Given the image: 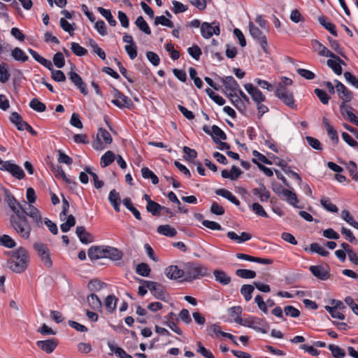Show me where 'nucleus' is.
<instances>
[{"label": "nucleus", "instance_id": "4c0bfd02", "mask_svg": "<svg viewBox=\"0 0 358 358\" xmlns=\"http://www.w3.org/2000/svg\"><path fill=\"white\" fill-rule=\"evenodd\" d=\"M87 301L94 310H99L101 308V301L95 294H91L87 298Z\"/></svg>", "mask_w": 358, "mask_h": 358}, {"label": "nucleus", "instance_id": "de8ad7c7", "mask_svg": "<svg viewBox=\"0 0 358 358\" xmlns=\"http://www.w3.org/2000/svg\"><path fill=\"white\" fill-rule=\"evenodd\" d=\"M236 275L244 279H252L256 277V273L254 271L239 268L236 271Z\"/></svg>", "mask_w": 358, "mask_h": 358}, {"label": "nucleus", "instance_id": "f3484780", "mask_svg": "<svg viewBox=\"0 0 358 358\" xmlns=\"http://www.w3.org/2000/svg\"><path fill=\"white\" fill-rule=\"evenodd\" d=\"M275 192L279 196H282L289 204L294 207H297L298 199L295 193L282 187H280Z\"/></svg>", "mask_w": 358, "mask_h": 358}, {"label": "nucleus", "instance_id": "603ef678", "mask_svg": "<svg viewBox=\"0 0 358 358\" xmlns=\"http://www.w3.org/2000/svg\"><path fill=\"white\" fill-rule=\"evenodd\" d=\"M0 245L8 248H13L15 246V242L10 236L3 234L0 236Z\"/></svg>", "mask_w": 358, "mask_h": 358}, {"label": "nucleus", "instance_id": "4be33fe9", "mask_svg": "<svg viewBox=\"0 0 358 358\" xmlns=\"http://www.w3.org/2000/svg\"><path fill=\"white\" fill-rule=\"evenodd\" d=\"M166 276L171 280H178L185 275L183 269H180L176 265H171L165 268Z\"/></svg>", "mask_w": 358, "mask_h": 358}, {"label": "nucleus", "instance_id": "dca6fc26", "mask_svg": "<svg viewBox=\"0 0 358 358\" xmlns=\"http://www.w3.org/2000/svg\"><path fill=\"white\" fill-rule=\"evenodd\" d=\"M221 80L224 87L225 94L228 96H232L233 94H236L240 87L236 80L232 76H226L221 78Z\"/></svg>", "mask_w": 358, "mask_h": 358}, {"label": "nucleus", "instance_id": "e433bc0d", "mask_svg": "<svg viewBox=\"0 0 358 358\" xmlns=\"http://www.w3.org/2000/svg\"><path fill=\"white\" fill-rule=\"evenodd\" d=\"M108 346L111 352V354H115L119 358H124L127 352L125 350L118 347L115 342L108 341Z\"/></svg>", "mask_w": 358, "mask_h": 358}, {"label": "nucleus", "instance_id": "a878e982", "mask_svg": "<svg viewBox=\"0 0 358 358\" xmlns=\"http://www.w3.org/2000/svg\"><path fill=\"white\" fill-rule=\"evenodd\" d=\"M327 64L332 69L334 73L339 76L341 75L343 71L341 65H345V63L340 57H338L336 59H328Z\"/></svg>", "mask_w": 358, "mask_h": 358}, {"label": "nucleus", "instance_id": "aec40b11", "mask_svg": "<svg viewBox=\"0 0 358 358\" xmlns=\"http://www.w3.org/2000/svg\"><path fill=\"white\" fill-rule=\"evenodd\" d=\"M68 76L71 81L80 90V92L84 95H87L88 93L87 89L81 77L74 71H70Z\"/></svg>", "mask_w": 358, "mask_h": 358}, {"label": "nucleus", "instance_id": "49530a36", "mask_svg": "<svg viewBox=\"0 0 358 358\" xmlns=\"http://www.w3.org/2000/svg\"><path fill=\"white\" fill-rule=\"evenodd\" d=\"M142 176L145 179L150 178L152 184L157 185L159 182L158 177L154 173L153 171L150 170L148 167H143L141 169Z\"/></svg>", "mask_w": 358, "mask_h": 358}, {"label": "nucleus", "instance_id": "37998d69", "mask_svg": "<svg viewBox=\"0 0 358 358\" xmlns=\"http://www.w3.org/2000/svg\"><path fill=\"white\" fill-rule=\"evenodd\" d=\"M309 250L312 253H317L322 257H327L329 255V252L324 247L317 243H311Z\"/></svg>", "mask_w": 358, "mask_h": 358}, {"label": "nucleus", "instance_id": "c85d7f7f", "mask_svg": "<svg viewBox=\"0 0 358 358\" xmlns=\"http://www.w3.org/2000/svg\"><path fill=\"white\" fill-rule=\"evenodd\" d=\"M10 122L15 125L20 131H24L27 122L22 120L21 115L17 112H13L10 117Z\"/></svg>", "mask_w": 358, "mask_h": 358}, {"label": "nucleus", "instance_id": "79ce46f5", "mask_svg": "<svg viewBox=\"0 0 358 358\" xmlns=\"http://www.w3.org/2000/svg\"><path fill=\"white\" fill-rule=\"evenodd\" d=\"M162 209H163V206L159 205L155 201L150 202V204L146 206L147 211L154 216L159 215L162 212Z\"/></svg>", "mask_w": 358, "mask_h": 358}, {"label": "nucleus", "instance_id": "2eb2a0df", "mask_svg": "<svg viewBox=\"0 0 358 358\" xmlns=\"http://www.w3.org/2000/svg\"><path fill=\"white\" fill-rule=\"evenodd\" d=\"M202 129L205 133L212 136L215 143H218L219 141L227 139L225 133L217 125L212 126L211 129L208 126L204 125Z\"/></svg>", "mask_w": 358, "mask_h": 358}, {"label": "nucleus", "instance_id": "1a4fd4ad", "mask_svg": "<svg viewBox=\"0 0 358 358\" xmlns=\"http://www.w3.org/2000/svg\"><path fill=\"white\" fill-rule=\"evenodd\" d=\"M275 93V96L285 105L291 108L296 107L292 93L288 91L282 83L278 85Z\"/></svg>", "mask_w": 358, "mask_h": 358}, {"label": "nucleus", "instance_id": "864d4df0", "mask_svg": "<svg viewBox=\"0 0 358 358\" xmlns=\"http://www.w3.org/2000/svg\"><path fill=\"white\" fill-rule=\"evenodd\" d=\"M10 78V73L8 70L6 64H0V82L1 83H6Z\"/></svg>", "mask_w": 358, "mask_h": 358}, {"label": "nucleus", "instance_id": "a19ab883", "mask_svg": "<svg viewBox=\"0 0 358 358\" xmlns=\"http://www.w3.org/2000/svg\"><path fill=\"white\" fill-rule=\"evenodd\" d=\"M106 287V284L98 280H92L89 282L87 287L92 292H99Z\"/></svg>", "mask_w": 358, "mask_h": 358}, {"label": "nucleus", "instance_id": "13d9d810", "mask_svg": "<svg viewBox=\"0 0 358 358\" xmlns=\"http://www.w3.org/2000/svg\"><path fill=\"white\" fill-rule=\"evenodd\" d=\"M136 271L138 275L143 277H148L150 275V268L147 264L141 263L137 265Z\"/></svg>", "mask_w": 358, "mask_h": 358}, {"label": "nucleus", "instance_id": "8fccbe9b", "mask_svg": "<svg viewBox=\"0 0 358 358\" xmlns=\"http://www.w3.org/2000/svg\"><path fill=\"white\" fill-rule=\"evenodd\" d=\"M320 203L323 208L329 212L337 213L338 210L337 206L331 202L329 198H322Z\"/></svg>", "mask_w": 358, "mask_h": 358}, {"label": "nucleus", "instance_id": "4d7b16f0", "mask_svg": "<svg viewBox=\"0 0 358 358\" xmlns=\"http://www.w3.org/2000/svg\"><path fill=\"white\" fill-rule=\"evenodd\" d=\"M154 23L155 25L156 26L162 24L169 28H173L174 26L173 23L169 18L166 17L164 15L157 16L155 19Z\"/></svg>", "mask_w": 358, "mask_h": 358}, {"label": "nucleus", "instance_id": "f257e3e1", "mask_svg": "<svg viewBox=\"0 0 358 358\" xmlns=\"http://www.w3.org/2000/svg\"><path fill=\"white\" fill-rule=\"evenodd\" d=\"M88 257L91 260L108 258L116 263L117 266H121V260L123 253L117 248L108 245H94L88 250Z\"/></svg>", "mask_w": 358, "mask_h": 358}, {"label": "nucleus", "instance_id": "ddd939ff", "mask_svg": "<svg viewBox=\"0 0 358 358\" xmlns=\"http://www.w3.org/2000/svg\"><path fill=\"white\" fill-rule=\"evenodd\" d=\"M112 137L110 133L103 128H100L96 134V141L93 144L95 150H102L104 148L103 143L110 144L112 143Z\"/></svg>", "mask_w": 358, "mask_h": 358}, {"label": "nucleus", "instance_id": "cd10ccee", "mask_svg": "<svg viewBox=\"0 0 358 358\" xmlns=\"http://www.w3.org/2000/svg\"><path fill=\"white\" fill-rule=\"evenodd\" d=\"M215 281L222 285H227L230 283L231 278L224 271L216 269L213 271Z\"/></svg>", "mask_w": 358, "mask_h": 358}, {"label": "nucleus", "instance_id": "6e6d98bb", "mask_svg": "<svg viewBox=\"0 0 358 358\" xmlns=\"http://www.w3.org/2000/svg\"><path fill=\"white\" fill-rule=\"evenodd\" d=\"M252 155L254 156V158L252 161L254 164H259V162H262L264 164H271L269 160L264 155L261 154L258 151L254 150L252 152Z\"/></svg>", "mask_w": 358, "mask_h": 358}, {"label": "nucleus", "instance_id": "f704fd0d", "mask_svg": "<svg viewBox=\"0 0 358 358\" xmlns=\"http://www.w3.org/2000/svg\"><path fill=\"white\" fill-rule=\"evenodd\" d=\"M345 166V169L348 171L352 180L358 181V171L357 166L355 162L350 161L348 162H341Z\"/></svg>", "mask_w": 358, "mask_h": 358}, {"label": "nucleus", "instance_id": "9d476101", "mask_svg": "<svg viewBox=\"0 0 358 358\" xmlns=\"http://www.w3.org/2000/svg\"><path fill=\"white\" fill-rule=\"evenodd\" d=\"M23 203V212L24 213V216H29L30 218H31L33 222H35L38 227H42V217L39 210L32 204H27V203L24 201Z\"/></svg>", "mask_w": 358, "mask_h": 358}, {"label": "nucleus", "instance_id": "09e8293b", "mask_svg": "<svg viewBox=\"0 0 358 358\" xmlns=\"http://www.w3.org/2000/svg\"><path fill=\"white\" fill-rule=\"evenodd\" d=\"M328 348L335 358H343L345 356V350L338 345L330 344Z\"/></svg>", "mask_w": 358, "mask_h": 358}, {"label": "nucleus", "instance_id": "69168bd1", "mask_svg": "<svg viewBox=\"0 0 358 358\" xmlns=\"http://www.w3.org/2000/svg\"><path fill=\"white\" fill-rule=\"evenodd\" d=\"M54 64L59 69L62 68L65 65V59L62 52H57L53 56Z\"/></svg>", "mask_w": 358, "mask_h": 358}, {"label": "nucleus", "instance_id": "bb28decb", "mask_svg": "<svg viewBox=\"0 0 358 358\" xmlns=\"http://www.w3.org/2000/svg\"><path fill=\"white\" fill-rule=\"evenodd\" d=\"M252 194L258 196L262 202L267 201L270 197V192L266 189L264 184H261L259 187L254 188Z\"/></svg>", "mask_w": 358, "mask_h": 358}, {"label": "nucleus", "instance_id": "7c9ffc66", "mask_svg": "<svg viewBox=\"0 0 358 358\" xmlns=\"http://www.w3.org/2000/svg\"><path fill=\"white\" fill-rule=\"evenodd\" d=\"M28 52L32 56V57L41 65H43L48 69H50L52 68L51 61L41 57L36 51L31 48L28 49Z\"/></svg>", "mask_w": 358, "mask_h": 358}, {"label": "nucleus", "instance_id": "423d86ee", "mask_svg": "<svg viewBox=\"0 0 358 358\" xmlns=\"http://www.w3.org/2000/svg\"><path fill=\"white\" fill-rule=\"evenodd\" d=\"M33 247L44 266L48 268H50L52 266V261L50 257V251L48 246L45 243L38 241L36 242Z\"/></svg>", "mask_w": 358, "mask_h": 358}, {"label": "nucleus", "instance_id": "b1692460", "mask_svg": "<svg viewBox=\"0 0 358 358\" xmlns=\"http://www.w3.org/2000/svg\"><path fill=\"white\" fill-rule=\"evenodd\" d=\"M80 241L84 244H88L94 241V236L92 234L87 232L83 226H78L76 230Z\"/></svg>", "mask_w": 358, "mask_h": 358}, {"label": "nucleus", "instance_id": "f8f14e48", "mask_svg": "<svg viewBox=\"0 0 358 358\" xmlns=\"http://www.w3.org/2000/svg\"><path fill=\"white\" fill-rule=\"evenodd\" d=\"M220 34V24L217 22L212 23L205 22L201 25V34L204 38H210L213 34L218 36Z\"/></svg>", "mask_w": 358, "mask_h": 358}, {"label": "nucleus", "instance_id": "2f4dec72", "mask_svg": "<svg viewBox=\"0 0 358 358\" xmlns=\"http://www.w3.org/2000/svg\"><path fill=\"white\" fill-rule=\"evenodd\" d=\"M229 97L236 109L240 113L245 114L246 111V105L245 102H243V100H242L236 94H233L232 96Z\"/></svg>", "mask_w": 358, "mask_h": 358}, {"label": "nucleus", "instance_id": "20e7f679", "mask_svg": "<svg viewBox=\"0 0 358 358\" xmlns=\"http://www.w3.org/2000/svg\"><path fill=\"white\" fill-rule=\"evenodd\" d=\"M234 322L242 326L251 328L257 332L266 334L268 331V323L263 319L257 317H238L234 319Z\"/></svg>", "mask_w": 358, "mask_h": 358}, {"label": "nucleus", "instance_id": "3c124183", "mask_svg": "<svg viewBox=\"0 0 358 358\" xmlns=\"http://www.w3.org/2000/svg\"><path fill=\"white\" fill-rule=\"evenodd\" d=\"M71 49L72 52L78 57L85 56L87 53V50L85 48L76 42H72L71 43Z\"/></svg>", "mask_w": 358, "mask_h": 358}, {"label": "nucleus", "instance_id": "393cba45", "mask_svg": "<svg viewBox=\"0 0 358 358\" xmlns=\"http://www.w3.org/2000/svg\"><path fill=\"white\" fill-rule=\"evenodd\" d=\"M310 271L314 276L321 280H326L330 277L329 270L322 266H311Z\"/></svg>", "mask_w": 358, "mask_h": 358}, {"label": "nucleus", "instance_id": "a211bd4d", "mask_svg": "<svg viewBox=\"0 0 358 358\" xmlns=\"http://www.w3.org/2000/svg\"><path fill=\"white\" fill-rule=\"evenodd\" d=\"M3 191L6 194L5 201L11 209L12 214H16L20 213V210H23V205L17 202L14 196L8 189L3 188Z\"/></svg>", "mask_w": 358, "mask_h": 358}, {"label": "nucleus", "instance_id": "7ed1b4c3", "mask_svg": "<svg viewBox=\"0 0 358 358\" xmlns=\"http://www.w3.org/2000/svg\"><path fill=\"white\" fill-rule=\"evenodd\" d=\"M29 262V255L27 250L20 247L15 251L8 262V268L15 273H22L27 267Z\"/></svg>", "mask_w": 358, "mask_h": 358}, {"label": "nucleus", "instance_id": "6ab92c4d", "mask_svg": "<svg viewBox=\"0 0 358 358\" xmlns=\"http://www.w3.org/2000/svg\"><path fill=\"white\" fill-rule=\"evenodd\" d=\"M244 87L256 103L259 102H264L266 101L265 96L258 88L255 87L252 84H245Z\"/></svg>", "mask_w": 358, "mask_h": 358}, {"label": "nucleus", "instance_id": "473e14b6", "mask_svg": "<svg viewBox=\"0 0 358 358\" xmlns=\"http://www.w3.org/2000/svg\"><path fill=\"white\" fill-rule=\"evenodd\" d=\"M157 231L159 234L167 237H174L177 234L176 229L169 224L159 225Z\"/></svg>", "mask_w": 358, "mask_h": 358}, {"label": "nucleus", "instance_id": "680f3d73", "mask_svg": "<svg viewBox=\"0 0 358 358\" xmlns=\"http://www.w3.org/2000/svg\"><path fill=\"white\" fill-rule=\"evenodd\" d=\"M324 308L331 315L332 317L341 320H343L345 319V315L342 313L339 312L338 309L336 308V307L326 306Z\"/></svg>", "mask_w": 358, "mask_h": 358}, {"label": "nucleus", "instance_id": "052dcab7", "mask_svg": "<svg viewBox=\"0 0 358 358\" xmlns=\"http://www.w3.org/2000/svg\"><path fill=\"white\" fill-rule=\"evenodd\" d=\"M49 70L51 71V77L55 81L64 82L66 80V76L62 71L54 69L52 65V68Z\"/></svg>", "mask_w": 358, "mask_h": 358}, {"label": "nucleus", "instance_id": "6e6552de", "mask_svg": "<svg viewBox=\"0 0 358 358\" xmlns=\"http://www.w3.org/2000/svg\"><path fill=\"white\" fill-rule=\"evenodd\" d=\"M249 31L251 36L258 41L263 51L267 54L268 53V48L266 36L259 27L255 26L253 22H249Z\"/></svg>", "mask_w": 358, "mask_h": 358}, {"label": "nucleus", "instance_id": "0eeeda50", "mask_svg": "<svg viewBox=\"0 0 358 358\" xmlns=\"http://www.w3.org/2000/svg\"><path fill=\"white\" fill-rule=\"evenodd\" d=\"M141 281L150 290L155 298L162 301L166 300V293L164 287L161 284L145 280H141Z\"/></svg>", "mask_w": 358, "mask_h": 358}, {"label": "nucleus", "instance_id": "bf43d9fd", "mask_svg": "<svg viewBox=\"0 0 358 358\" xmlns=\"http://www.w3.org/2000/svg\"><path fill=\"white\" fill-rule=\"evenodd\" d=\"M314 93L323 104L327 105L329 103L330 96L324 90L317 88L314 90Z\"/></svg>", "mask_w": 358, "mask_h": 358}, {"label": "nucleus", "instance_id": "c756f323", "mask_svg": "<svg viewBox=\"0 0 358 358\" xmlns=\"http://www.w3.org/2000/svg\"><path fill=\"white\" fill-rule=\"evenodd\" d=\"M215 194L217 195L221 196L227 199V200H229V201H231L232 203L237 206H238L241 204L239 200L231 192H229L227 189H217L215 191Z\"/></svg>", "mask_w": 358, "mask_h": 358}, {"label": "nucleus", "instance_id": "58836bf2", "mask_svg": "<svg viewBox=\"0 0 358 358\" xmlns=\"http://www.w3.org/2000/svg\"><path fill=\"white\" fill-rule=\"evenodd\" d=\"M137 27L145 34H151V30L146 21L142 16H138L135 22Z\"/></svg>", "mask_w": 358, "mask_h": 358}, {"label": "nucleus", "instance_id": "e2e57ef3", "mask_svg": "<svg viewBox=\"0 0 358 358\" xmlns=\"http://www.w3.org/2000/svg\"><path fill=\"white\" fill-rule=\"evenodd\" d=\"M105 306L109 312H113L116 308V299L113 295H108L105 300Z\"/></svg>", "mask_w": 358, "mask_h": 358}, {"label": "nucleus", "instance_id": "c03bdc74", "mask_svg": "<svg viewBox=\"0 0 358 358\" xmlns=\"http://www.w3.org/2000/svg\"><path fill=\"white\" fill-rule=\"evenodd\" d=\"M114 160V153L112 151L108 150L101 157V166L103 168L106 167L113 163Z\"/></svg>", "mask_w": 358, "mask_h": 358}, {"label": "nucleus", "instance_id": "ea45409f", "mask_svg": "<svg viewBox=\"0 0 358 358\" xmlns=\"http://www.w3.org/2000/svg\"><path fill=\"white\" fill-rule=\"evenodd\" d=\"M98 11L99 12V13L103 17H105V19L108 21V24L110 25V26H115L116 24H117V22L116 20L114 19V17H113L112 14H111V12L110 10L108 9H105L102 7H99L98 8Z\"/></svg>", "mask_w": 358, "mask_h": 358}, {"label": "nucleus", "instance_id": "5701e85b", "mask_svg": "<svg viewBox=\"0 0 358 358\" xmlns=\"http://www.w3.org/2000/svg\"><path fill=\"white\" fill-rule=\"evenodd\" d=\"M336 92L343 101L342 102H350L352 99V92L349 90L342 83L336 85Z\"/></svg>", "mask_w": 358, "mask_h": 358}, {"label": "nucleus", "instance_id": "4468645a", "mask_svg": "<svg viewBox=\"0 0 358 358\" xmlns=\"http://www.w3.org/2000/svg\"><path fill=\"white\" fill-rule=\"evenodd\" d=\"M1 170L8 171L18 180H22L25 176L23 169L20 166L13 163L11 161H5V164Z\"/></svg>", "mask_w": 358, "mask_h": 358}, {"label": "nucleus", "instance_id": "5fc2aeb1", "mask_svg": "<svg viewBox=\"0 0 358 358\" xmlns=\"http://www.w3.org/2000/svg\"><path fill=\"white\" fill-rule=\"evenodd\" d=\"M29 106L37 112H43L46 109L45 103L40 101L37 98H34L30 101Z\"/></svg>", "mask_w": 358, "mask_h": 358}, {"label": "nucleus", "instance_id": "0e129e2a", "mask_svg": "<svg viewBox=\"0 0 358 358\" xmlns=\"http://www.w3.org/2000/svg\"><path fill=\"white\" fill-rule=\"evenodd\" d=\"M187 52H188L189 55L196 60H199L200 58V56L202 54L201 48L196 45L189 47L187 49Z\"/></svg>", "mask_w": 358, "mask_h": 358}, {"label": "nucleus", "instance_id": "412c9836", "mask_svg": "<svg viewBox=\"0 0 358 358\" xmlns=\"http://www.w3.org/2000/svg\"><path fill=\"white\" fill-rule=\"evenodd\" d=\"M57 341L55 338L38 341L36 342V345L48 354L52 352L57 346Z\"/></svg>", "mask_w": 358, "mask_h": 358}, {"label": "nucleus", "instance_id": "39448f33", "mask_svg": "<svg viewBox=\"0 0 358 358\" xmlns=\"http://www.w3.org/2000/svg\"><path fill=\"white\" fill-rule=\"evenodd\" d=\"M185 280H192L200 277L207 275L208 269L198 264L187 263L185 269Z\"/></svg>", "mask_w": 358, "mask_h": 358}, {"label": "nucleus", "instance_id": "72a5a7b5", "mask_svg": "<svg viewBox=\"0 0 358 358\" xmlns=\"http://www.w3.org/2000/svg\"><path fill=\"white\" fill-rule=\"evenodd\" d=\"M318 22L323 27L328 30L334 36H338L336 26L333 23L328 22L325 16H320L318 17Z\"/></svg>", "mask_w": 358, "mask_h": 358}, {"label": "nucleus", "instance_id": "9b49d317", "mask_svg": "<svg viewBox=\"0 0 358 358\" xmlns=\"http://www.w3.org/2000/svg\"><path fill=\"white\" fill-rule=\"evenodd\" d=\"M112 94L114 97L111 102L120 108H129L133 105L131 100L121 92L115 88H113Z\"/></svg>", "mask_w": 358, "mask_h": 358}, {"label": "nucleus", "instance_id": "774afa93", "mask_svg": "<svg viewBox=\"0 0 358 358\" xmlns=\"http://www.w3.org/2000/svg\"><path fill=\"white\" fill-rule=\"evenodd\" d=\"M343 76L348 83L358 89V79L354 75L350 72L347 71L344 73Z\"/></svg>", "mask_w": 358, "mask_h": 358}, {"label": "nucleus", "instance_id": "a18cd8bd", "mask_svg": "<svg viewBox=\"0 0 358 358\" xmlns=\"http://www.w3.org/2000/svg\"><path fill=\"white\" fill-rule=\"evenodd\" d=\"M255 287L252 285H243L241 287V294L244 296L246 301L252 299V294L254 292Z\"/></svg>", "mask_w": 358, "mask_h": 358}, {"label": "nucleus", "instance_id": "338daca9", "mask_svg": "<svg viewBox=\"0 0 358 358\" xmlns=\"http://www.w3.org/2000/svg\"><path fill=\"white\" fill-rule=\"evenodd\" d=\"M208 332L210 336L216 338L219 336H222V334L224 333V331H221L220 327L216 324L210 326L208 329Z\"/></svg>", "mask_w": 358, "mask_h": 358}, {"label": "nucleus", "instance_id": "f03ea898", "mask_svg": "<svg viewBox=\"0 0 358 358\" xmlns=\"http://www.w3.org/2000/svg\"><path fill=\"white\" fill-rule=\"evenodd\" d=\"M10 227L15 232L24 239H28L31 234V227L28 222V219L24 216L23 210L16 214L10 215Z\"/></svg>", "mask_w": 358, "mask_h": 358}, {"label": "nucleus", "instance_id": "c9c22d12", "mask_svg": "<svg viewBox=\"0 0 358 358\" xmlns=\"http://www.w3.org/2000/svg\"><path fill=\"white\" fill-rule=\"evenodd\" d=\"M10 55L15 60L22 62H25L29 59L25 52L17 47L11 50Z\"/></svg>", "mask_w": 358, "mask_h": 358}]
</instances>
